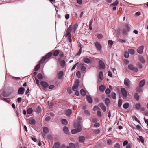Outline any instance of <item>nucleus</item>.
Wrapping results in <instances>:
<instances>
[{
    "instance_id": "obj_50",
    "label": "nucleus",
    "mask_w": 148,
    "mask_h": 148,
    "mask_svg": "<svg viewBox=\"0 0 148 148\" xmlns=\"http://www.w3.org/2000/svg\"><path fill=\"white\" fill-rule=\"evenodd\" d=\"M124 56L126 58H127L129 56V54L127 52H125Z\"/></svg>"
},
{
    "instance_id": "obj_36",
    "label": "nucleus",
    "mask_w": 148,
    "mask_h": 148,
    "mask_svg": "<svg viewBox=\"0 0 148 148\" xmlns=\"http://www.w3.org/2000/svg\"><path fill=\"white\" fill-rule=\"evenodd\" d=\"M40 63H39L37 65L34 69V70L35 71H38L40 67Z\"/></svg>"
},
{
    "instance_id": "obj_39",
    "label": "nucleus",
    "mask_w": 148,
    "mask_h": 148,
    "mask_svg": "<svg viewBox=\"0 0 148 148\" xmlns=\"http://www.w3.org/2000/svg\"><path fill=\"white\" fill-rule=\"evenodd\" d=\"M37 77L38 78L40 79H41L43 78L42 75V74H41V73L38 74L37 75Z\"/></svg>"
},
{
    "instance_id": "obj_43",
    "label": "nucleus",
    "mask_w": 148,
    "mask_h": 148,
    "mask_svg": "<svg viewBox=\"0 0 148 148\" xmlns=\"http://www.w3.org/2000/svg\"><path fill=\"white\" fill-rule=\"evenodd\" d=\"M122 104V101L121 99H119L118 102V106L119 107H121Z\"/></svg>"
},
{
    "instance_id": "obj_19",
    "label": "nucleus",
    "mask_w": 148,
    "mask_h": 148,
    "mask_svg": "<svg viewBox=\"0 0 148 148\" xmlns=\"http://www.w3.org/2000/svg\"><path fill=\"white\" fill-rule=\"evenodd\" d=\"M69 31H70V30H69V29L68 28L66 32L65 36L67 37V38L71 36V34L69 32Z\"/></svg>"
},
{
    "instance_id": "obj_33",
    "label": "nucleus",
    "mask_w": 148,
    "mask_h": 148,
    "mask_svg": "<svg viewBox=\"0 0 148 148\" xmlns=\"http://www.w3.org/2000/svg\"><path fill=\"white\" fill-rule=\"evenodd\" d=\"M140 61L142 63H145V61L142 57H139Z\"/></svg>"
},
{
    "instance_id": "obj_49",
    "label": "nucleus",
    "mask_w": 148,
    "mask_h": 148,
    "mask_svg": "<svg viewBox=\"0 0 148 148\" xmlns=\"http://www.w3.org/2000/svg\"><path fill=\"white\" fill-rule=\"evenodd\" d=\"M76 75L77 76L78 78H79L80 77L81 74L80 72L79 71H78L77 72Z\"/></svg>"
},
{
    "instance_id": "obj_53",
    "label": "nucleus",
    "mask_w": 148,
    "mask_h": 148,
    "mask_svg": "<svg viewBox=\"0 0 148 148\" xmlns=\"http://www.w3.org/2000/svg\"><path fill=\"white\" fill-rule=\"evenodd\" d=\"M97 37L99 39H101L102 38L103 36L101 34H98L97 35Z\"/></svg>"
},
{
    "instance_id": "obj_1",
    "label": "nucleus",
    "mask_w": 148,
    "mask_h": 148,
    "mask_svg": "<svg viewBox=\"0 0 148 148\" xmlns=\"http://www.w3.org/2000/svg\"><path fill=\"white\" fill-rule=\"evenodd\" d=\"M82 119L81 117L78 118V121L77 123L75 122L74 123V129L73 130L71 131L72 133L74 134L77 132H80L82 130V127L80 125V121Z\"/></svg>"
},
{
    "instance_id": "obj_18",
    "label": "nucleus",
    "mask_w": 148,
    "mask_h": 148,
    "mask_svg": "<svg viewBox=\"0 0 148 148\" xmlns=\"http://www.w3.org/2000/svg\"><path fill=\"white\" fill-rule=\"evenodd\" d=\"M145 81L144 80H141L139 84V86L140 87H142L145 84Z\"/></svg>"
},
{
    "instance_id": "obj_13",
    "label": "nucleus",
    "mask_w": 148,
    "mask_h": 148,
    "mask_svg": "<svg viewBox=\"0 0 148 148\" xmlns=\"http://www.w3.org/2000/svg\"><path fill=\"white\" fill-rule=\"evenodd\" d=\"M58 60L60 62V65L62 67H63L65 65V62L64 60H61V58H60L58 59Z\"/></svg>"
},
{
    "instance_id": "obj_40",
    "label": "nucleus",
    "mask_w": 148,
    "mask_h": 148,
    "mask_svg": "<svg viewBox=\"0 0 148 148\" xmlns=\"http://www.w3.org/2000/svg\"><path fill=\"white\" fill-rule=\"evenodd\" d=\"M113 44V42L111 40H109L108 41V46L110 45V46L112 47V45Z\"/></svg>"
},
{
    "instance_id": "obj_41",
    "label": "nucleus",
    "mask_w": 148,
    "mask_h": 148,
    "mask_svg": "<svg viewBox=\"0 0 148 148\" xmlns=\"http://www.w3.org/2000/svg\"><path fill=\"white\" fill-rule=\"evenodd\" d=\"M80 93L82 95L84 96L86 94V92L84 90L81 89L80 90Z\"/></svg>"
},
{
    "instance_id": "obj_45",
    "label": "nucleus",
    "mask_w": 148,
    "mask_h": 148,
    "mask_svg": "<svg viewBox=\"0 0 148 148\" xmlns=\"http://www.w3.org/2000/svg\"><path fill=\"white\" fill-rule=\"evenodd\" d=\"M112 97L113 99H115L116 97V95L114 92H112L111 93Z\"/></svg>"
},
{
    "instance_id": "obj_31",
    "label": "nucleus",
    "mask_w": 148,
    "mask_h": 148,
    "mask_svg": "<svg viewBox=\"0 0 148 148\" xmlns=\"http://www.w3.org/2000/svg\"><path fill=\"white\" fill-rule=\"evenodd\" d=\"M3 100H4V101H6V102L8 103H10V99L9 98H3Z\"/></svg>"
},
{
    "instance_id": "obj_2",
    "label": "nucleus",
    "mask_w": 148,
    "mask_h": 148,
    "mask_svg": "<svg viewBox=\"0 0 148 148\" xmlns=\"http://www.w3.org/2000/svg\"><path fill=\"white\" fill-rule=\"evenodd\" d=\"M78 27L77 24H72L69 27V30L72 31L73 33H75Z\"/></svg>"
},
{
    "instance_id": "obj_62",
    "label": "nucleus",
    "mask_w": 148,
    "mask_h": 148,
    "mask_svg": "<svg viewBox=\"0 0 148 148\" xmlns=\"http://www.w3.org/2000/svg\"><path fill=\"white\" fill-rule=\"evenodd\" d=\"M84 112L85 114L87 115H90V113L87 110H85Z\"/></svg>"
},
{
    "instance_id": "obj_38",
    "label": "nucleus",
    "mask_w": 148,
    "mask_h": 148,
    "mask_svg": "<svg viewBox=\"0 0 148 148\" xmlns=\"http://www.w3.org/2000/svg\"><path fill=\"white\" fill-rule=\"evenodd\" d=\"M62 123L63 124L65 125L67 124L68 122L66 120L63 119L62 120Z\"/></svg>"
},
{
    "instance_id": "obj_14",
    "label": "nucleus",
    "mask_w": 148,
    "mask_h": 148,
    "mask_svg": "<svg viewBox=\"0 0 148 148\" xmlns=\"http://www.w3.org/2000/svg\"><path fill=\"white\" fill-rule=\"evenodd\" d=\"M25 91V89L23 87H21L19 88L18 90V94L23 95L24 94Z\"/></svg>"
},
{
    "instance_id": "obj_21",
    "label": "nucleus",
    "mask_w": 148,
    "mask_h": 148,
    "mask_svg": "<svg viewBox=\"0 0 148 148\" xmlns=\"http://www.w3.org/2000/svg\"><path fill=\"white\" fill-rule=\"evenodd\" d=\"M63 74V72L60 71L58 74V77L59 79H61L62 77Z\"/></svg>"
},
{
    "instance_id": "obj_34",
    "label": "nucleus",
    "mask_w": 148,
    "mask_h": 148,
    "mask_svg": "<svg viewBox=\"0 0 148 148\" xmlns=\"http://www.w3.org/2000/svg\"><path fill=\"white\" fill-rule=\"evenodd\" d=\"M43 131L45 133H47L49 132V130L46 127H45L43 128Z\"/></svg>"
},
{
    "instance_id": "obj_29",
    "label": "nucleus",
    "mask_w": 148,
    "mask_h": 148,
    "mask_svg": "<svg viewBox=\"0 0 148 148\" xmlns=\"http://www.w3.org/2000/svg\"><path fill=\"white\" fill-rule=\"evenodd\" d=\"M84 62L87 63H88L90 62V60L88 58H84Z\"/></svg>"
},
{
    "instance_id": "obj_20",
    "label": "nucleus",
    "mask_w": 148,
    "mask_h": 148,
    "mask_svg": "<svg viewBox=\"0 0 148 148\" xmlns=\"http://www.w3.org/2000/svg\"><path fill=\"white\" fill-rule=\"evenodd\" d=\"M60 147V144L59 143H56L53 146L52 148H59Z\"/></svg>"
},
{
    "instance_id": "obj_47",
    "label": "nucleus",
    "mask_w": 148,
    "mask_h": 148,
    "mask_svg": "<svg viewBox=\"0 0 148 148\" xmlns=\"http://www.w3.org/2000/svg\"><path fill=\"white\" fill-rule=\"evenodd\" d=\"M69 146L71 148H76L75 146L73 143H70L69 144Z\"/></svg>"
},
{
    "instance_id": "obj_10",
    "label": "nucleus",
    "mask_w": 148,
    "mask_h": 148,
    "mask_svg": "<svg viewBox=\"0 0 148 148\" xmlns=\"http://www.w3.org/2000/svg\"><path fill=\"white\" fill-rule=\"evenodd\" d=\"M95 44L97 49L99 50H101V44L98 42H95Z\"/></svg>"
},
{
    "instance_id": "obj_15",
    "label": "nucleus",
    "mask_w": 148,
    "mask_h": 148,
    "mask_svg": "<svg viewBox=\"0 0 148 148\" xmlns=\"http://www.w3.org/2000/svg\"><path fill=\"white\" fill-rule=\"evenodd\" d=\"M99 107H100L103 111L104 112H105L106 111V108L104 105V104L103 103H100L99 105Z\"/></svg>"
},
{
    "instance_id": "obj_42",
    "label": "nucleus",
    "mask_w": 148,
    "mask_h": 148,
    "mask_svg": "<svg viewBox=\"0 0 148 148\" xmlns=\"http://www.w3.org/2000/svg\"><path fill=\"white\" fill-rule=\"evenodd\" d=\"M140 104L139 103L136 104L135 105V108L137 110H139L140 108Z\"/></svg>"
},
{
    "instance_id": "obj_3",
    "label": "nucleus",
    "mask_w": 148,
    "mask_h": 148,
    "mask_svg": "<svg viewBox=\"0 0 148 148\" xmlns=\"http://www.w3.org/2000/svg\"><path fill=\"white\" fill-rule=\"evenodd\" d=\"M130 25L126 24L124 25L122 30V32L123 34H126L127 32L130 31Z\"/></svg>"
},
{
    "instance_id": "obj_17",
    "label": "nucleus",
    "mask_w": 148,
    "mask_h": 148,
    "mask_svg": "<svg viewBox=\"0 0 148 148\" xmlns=\"http://www.w3.org/2000/svg\"><path fill=\"white\" fill-rule=\"evenodd\" d=\"M137 139L139 141H140L143 144L144 143V140L143 137L140 136H139L138 138H137Z\"/></svg>"
},
{
    "instance_id": "obj_55",
    "label": "nucleus",
    "mask_w": 148,
    "mask_h": 148,
    "mask_svg": "<svg viewBox=\"0 0 148 148\" xmlns=\"http://www.w3.org/2000/svg\"><path fill=\"white\" fill-rule=\"evenodd\" d=\"M98 109L100 110V108L98 106H95L93 108V110L95 111Z\"/></svg>"
},
{
    "instance_id": "obj_22",
    "label": "nucleus",
    "mask_w": 148,
    "mask_h": 148,
    "mask_svg": "<svg viewBox=\"0 0 148 148\" xmlns=\"http://www.w3.org/2000/svg\"><path fill=\"white\" fill-rule=\"evenodd\" d=\"M88 102L90 103H92V100L91 98L88 96H86Z\"/></svg>"
},
{
    "instance_id": "obj_56",
    "label": "nucleus",
    "mask_w": 148,
    "mask_h": 148,
    "mask_svg": "<svg viewBox=\"0 0 148 148\" xmlns=\"http://www.w3.org/2000/svg\"><path fill=\"white\" fill-rule=\"evenodd\" d=\"M134 97H135V98L137 100H138L139 99V96H138V95L137 94H136L134 95Z\"/></svg>"
},
{
    "instance_id": "obj_35",
    "label": "nucleus",
    "mask_w": 148,
    "mask_h": 148,
    "mask_svg": "<svg viewBox=\"0 0 148 148\" xmlns=\"http://www.w3.org/2000/svg\"><path fill=\"white\" fill-rule=\"evenodd\" d=\"M99 90L101 91H103L105 89V87L103 85H101L99 88Z\"/></svg>"
},
{
    "instance_id": "obj_32",
    "label": "nucleus",
    "mask_w": 148,
    "mask_h": 148,
    "mask_svg": "<svg viewBox=\"0 0 148 148\" xmlns=\"http://www.w3.org/2000/svg\"><path fill=\"white\" fill-rule=\"evenodd\" d=\"M85 140V138L83 136H80L79 138V141L81 142H83Z\"/></svg>"
},
{
    "instance_id": "obj_8",
    "label": "nucleus",
    "mask_w": 148,
    "mask_h": 148,
    "mask_svg": "<svg viewBox=\"0 0 148 148\" xmlns=\"http://www.w3.org/2000/svg\"><path fill=\"white\" fill-rule=\"evenodd\" d=\"M78 67L80 69L82 72H84L85 71L86 68L83 66V64H79L78 65Z\"/></svg>"
},
{
    "instance_id": "obj_27",
    "label": "nucleus",
    "mask_w": 148,
    "mask_h": 148,
    "mask_svg": "<svg viewBox=\"0 0 148 148\" xmlns=\"http://www.w3.org/2000/svg\"><path fill=\"white\" fill-rule=\"evenodd\" d=\"M119 2L118 0H116L114 3H112L110 5V7L117 6Z\"/></svg>"
},
{
    "instance_id": "obj_59",
    "label": "nucleus",
    "mask_w": 148,
    "mask_h": 148,
    "mask_svg": "<svg viewBox=\"0 0 148 148\" xmlns=\"http://www.w3.org/2000/svg\"><path fill=\"white\" fill-rule=\"evenodd\" d=\"M140 87H139L137 88V91L138 92H141L142 90V88H141Z\"/></svg>"
},
{
    "instance_id": "obj_52",
    "label": "nucleus",
    "mask_w": 148,
    "mask_h": 148,
    "mask_svg": "<svg viewBox=\"0 0 148 148\" xmlns=\"http://www.w3.org/2000/svg\"><path fill=\"white\" fill-rule=\"evenodd\" d=\"M120 145L118 144V143H116V144L114 146V148H120Z\"/></svg>"
},
{
    "instance_id": "obj_64",
    "label": "nucleus",
    "mask_w": 148,
    "mask_h": 148,
    "mask_svg": "<svg viewBox=\"0 0 148 148\" xmlns=\"http://www.w3.org/2000/svg\"><path fill=\"white\" fill-rule=\"evenodd\" d=\"M144 121L145 123L147 124V126H148V119H146L145 118H144Z\"/></svg>"
},
{
    "instance_id": "obj_61",
    "label": "nucleus",
    "mask_w": 148,
    "mask_h": 148,
    "mask_svg": "<svg viewBox=\"0 0 148 148\" xmlns=\"http://www.w3.org/2000/svg\"><path fill=\"white\" fill-rule=\"evenodd\" d=\"M128 142L127 140H125L124 141L123 143V145L124 146H125L126 145H128Z\"/></svg>"
},
{
    "instance_id": "obj_4",
    "label": "nucleus",
    "mask_w": 148,
    "mask_h": 148,
    "mask_svg": "<svg viewBox=\"0 0 148 148\" xmlns=\"http://www.w3.org/2000/svg\"><path fill=\"white\" fill-rule=\"evenodd\" d=\"M52 54L53 53L52 52L49 53L48 54H47V55L42 58V59L40 61V63H43L46 59H47L51 57Z\"/></svg>"
},
{
    "instance_id": "obj_60",
    "label": "nucleus",
    "mask_w": 148,
    "mask_h": 148,
    "mask_svg": "<svg viewBox=\"0 0 148 148\" xmlns=\"http://www.w3.org/2000/svg\"><path fill=\"white\" fill-rule=\"evenodd\" d=\"M107 142V143L108 145H110L112 143V141L111 140L109 139L108 140Z\"/></svg>"
},
{
    "instance_id": "obj_6",
    "label": "nucleus",
    "mask_w": 148,
    "mask_h": 148,
    "mask_svg": "<svg viewBox=\"0 0 148 148\" xmlns=\"http://www.w3.org/2000/svg\"><path fill=\"white\" fill-rule=\"evenodd\" d=\"M129 69L134 72H136L138 69L137 68L134 67V66L132 64H129L128 65Z\"/></svg>"
},
{
    "instance_id": "obj_44",
    "label": "nucleus",
    "mask_w": 148,
    "mask_h": 148,
    "mask_svg": "<svg viewBox=\"0 0 148 148\" xmlns=\"http://www.w3.org/2000/svg\"><path fill=\"white\" fill-rule=\"evenodd\" d=\"M129 106V103H125L123 105V107L125 109H127V108Z\"/></svg>"
},
{
    "instance_id": "obj_48",
    "label": "nucleus",
    "mask_w": 148,
    "mask_h": 148,
    "mask_svg": "<svg viewBox=\"0 0 148 148\" xmlns=\"http://www.w3.org/2000/svg\"><path fill=\"white\" fill-rule=\"evenodd\" d=\"M105 103L107 105H108L109 103V99L108 98H106L105 99Z\"/></svg>"
},
{
    "instance_id": "obj_24",
    "label": "nucleus",
    "mask_w": 148,
    "mask_h": 148,
    "mask_svg": "<svg viewBox=\"0 0 148 148\" xmlns=\"http://www.w3.org/2000/svg\"><path fill=\"white\" fill-rule=\"evenodd\" d=\"M29 121L31 124H35L36 123L35 120L31 118L29 119Z\"/></svg>"
},
{
    "instance_id": "obj_28",
    "label": "nucleus",
    "mask_w": 148,
    "mask_h": 148,
    "mask_svg": "<svg viewBox=\"0 0 148 148\" xmlns=\"http://www.w3.org/2000/svg\"><path fill=\"white\" fill-rule=\"evenodd\" d=\"M33 112V110L31 108H29L27 110V114H31Z\"/></svg>"
},
{
    "instance_id": "obj_57",
    "label": "nucleus",
    "mask_w": 148,
    "mask_h": 148,
    "mask_svg": "<svg viewBox=\"0 0 148 148\" xmlns=\"http://www.w3.org/2000/svg\"><path fill=\"white\" fill-rule=\"evenodd\" d=\"M67 90L68 93L71 94V93L72 91L71 90V88L70 87L68 88Z\"/></svg>"
},
{
    "instance_id": "obj_7",
    "label": "nucleus",
    "mask_w": 148,
    "mask_h": 148,
    "mask_svg": "<svg viewBox=\"0 0 148 148\" xmlns=\"http://www.w3.org/2000/svg\"><path fill=\"white\" fill-rule=\"evenodd\" d=\"M99 67L100 69H104L105 67V64L103 62L100 60L99 61Z\"/></svg>"
},
{
    "instance_id": "obj_12",
    "label": "nucleus",
    "mask_w": 148,
    "mask_h": 148,
    "mask_svg": "<svg viewBox=\"0 0 148 148\" xmlns=\"http://www.w3.org/2000/svg\"><path fill=\"white\" fill-rule=\"evenodd\" d=\"M121 91L123 96L126 97L127 95V92L125 89L124 88H122Z\"/></svg>"
},
{
    "instance_id": "obj_58",
    "label": "nucleus",
    "mask_w": 148,
    "mask_h": 148,
    "mask_svg": "<svg viewBox=\"0 0 148 148\" xmlns=\"http://www.w3.org/2000/svg\"><path fill=\"white\" fill-rule=\"evenodd\" d=\"M110 92V90L109 89H107L105 91V93L106 94H108Z\"/></svg>"
},
{
    "instance_id": "obj_46",
    "label": "nucleus",
    "mask_w": 148,
    "mask_h": 148,
    "mask_svg": "<svg viewBox=\"0 0 148 148\" xmlns=\"http://www.w3.org/2000/svg\"><path fill=\"white\" fill-rule=\"evenodd\" d=\"M100 131L98 129H96L93 131V132L95 134H97L100 133Z\"/></svg>"
},
{
    "instance_id": "obj_63",
    "label": "nucleus",
    "mask_w": 148,
    "mask_h": 148,
    "mask_svg": "<svg viewBox=\"0 0 148 148\" xmlns=\"http://www.w3.org/2000/svg\"><path fill=\"white\" fill-rule=\"evenodd\" d=\"M100 126V124L99 123H95L94 124V126L96 127H98Z\"/></svg>"
},
{
    "instance_id": "obj_9",
    "label": "nucleus",
    "mask_w": 148,
    "mask_h": 148,
    "mask_svg": "<svg viewBox=\"0 0 148 148\" xmlns=\"http://www.w3.org/2000/svg\"><path fill=\"white\" fill-rule=\"evenodd\" d=\"M130 83V81L127 78H125V79L124 83L125 85H126L127 87H129Z\"/></svg>"
},
{
    "instance_id": "obj_54",
    "label": "nucleus",
    "mask_w": 148,
    "mask_h": 148,
    "mask_svg": "<svg viewBox=\"0 0 148 148\" xmlns=\"http://www.w3.org/2000/svg\"><path fill=\"white\" fill-rule=\"evenodd\" d=\"M97 116L99 117H101V112L99 110L97 111Z\"/></svg>"
},
{
    "instance_id": "obj_5",
    "label": "nucleus",
    "mask_w": 148,
    "mask_h": 148,
    "mask_svg": "<svg viewBox=\"0 0 148 148\" xmlns=\"http://www.w3.org/2000/svg\"><path fill=\"white\" fill-rule=\"evenodd\" d=\"M79 84V81L77 80L75 81L74 84L72 88V90L73 91H76L77 90L78 86Z\"/></svg>"
},
{
    "instance_id": "obj_23",
    "label": "nucleus",
    "mask_w": 148,
    "mask_h": 148,
    "mask_svg": "<svg viewBox=\"0 0 148 148\" xmlns=\"http://www.w3.org/2000/svg\"><path fill=\"white\" fill-rule=\"evenodd\" d=\"M63 131L64 133L66 134H68L69 133L68 128L66 127H64Z\"/></svg>"
},
{
    "instance_id": "obj_26",
    "label": "nucleus",
    "mask_w": 148,
    "mask_h": 148,
    "mask_svg": "<svg viewBox=\"0 0 148 148\" xmlns=\"http://www.w3.org/2000/svg\"><path fill=\"white\" fill-rule=\"evenodd\" d=\"M72 113V111L70 109H68L66 111V115L69 116Z\"/></svg>"
},
{
    "instance_id": "obj_11",
    "label": "nucleus",
    "mask_w": 148,
    "mask_h": 148,
    "mask_svg": "<svg viewBox=\"0 0 148 148\" xmlns=\"http://www.w3.org/2000/svg\"><path fill=\"white\" fill-rule=\"evenodd\" d=\"M40 84L41 85L44 89L47 87L48 86V84L46 82L44 81H42L41 82Z\"/></svg>"
},
{
    "instance_id": "obj_16",
    "label": "nucleus",
    "mask_w": 148,
    "mask_h": 148,
    "mask_svg": "<svg viewBox=\"0 0 148 148\" xmlns=\"http://www.w3.org/2000/svg\"><path fill=\"white\" fill-rule=\"evenodd\" d=\"M143 46H141L140 47L137 49V52L140 54L142 53L143 52Z\"/></svg>"
},
{
    "instance_id": "obj_51",
    "label": "nucleus",
    "mask_w": 148,
    "mask_h": 148,
    "mask_svg": "<svg viewBox=\"0 0 148 148\" xmlns=\"http://www.w3.org/2000/svg\"><path fill=\"white\" fill-rule=\"evenodd\" d=\"M35 80H36V83L37 84V85L39 86L40 85V84L39 83V80L37 79L36 77H35Z\"/></svg>"
},
{
    "instance_id": "obj_37",
    "label": "nucleus",
    "mask_w": 148,
    "mask_h": 148,
    "mask_svg": "<svg viewBox=\"0 0 148 148\" xmlns=\"http://www.w3.org/2000/svg\"><path fill=\"white\" fill-rule=\"evenodd\" d=\"M59 53V50H56L54 51L53 53V55L55 56H58Z\"/></svg>"
},
{
    "instance_id": "obj_25",
    "label": "nucleus",
    "mask_w": 148,
    "mask_h": 148,
    "mask_svg": "<svg viewBox=\"0 0 148 148\" xmlns=\"http://www.w3.org/2000/svg\"><path fill=\"white\" fill-rule=\"evenodd\" d=\"M99 77L100 79L102 80L103 79V73L102 71H101L99 72Z\"/></svg>"
},
{
    "instance_id": "obj_30",
    "label": "nucleus",
    "mask_w": 148,
    "mask_h": 148,
    "mask_svg": "<svg viewBox=\"0 0 148 148\" xmlns=\"http://www.w3.org/2000/svg\"><path fill=\"white\" fill-rule=\"evenodd\" d=\"M128 51L129 53L131 54H133L135 53V51L133 49H129L128 50Z\"/></svg>"
}]
</instances>
